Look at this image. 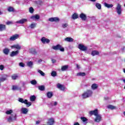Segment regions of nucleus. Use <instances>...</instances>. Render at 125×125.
<instances>
[{
  "instance_id": "obj_1",
  "label": "nucleus",
  "mask_w": 125,
  "mask_h": 125,
  "mask_svg": "<svg viewBox=\"0 0 125 125\" xmlns=\"http://www.w3.org/2000/svg\"><path fill=\"white\" fill-rule=\"evenodd\" d=\"M92 94H93V91L90 89H87L82 94V97L83 99H85V98L91 97V96H92Z\"/></svg>"
},
{
  "instance_id": "obj_2",
  "label": "nucleus",
  "mask_w": 125,
  "mask_h": 125,
  "mask_svg": "<svg viewBox=\"0 0 125 125\" xmlns=\"http://www.w3.org/2000/svg\"><path fill=\"white\" fill-rule=\"evenodd\" d=\"M52 49L54 50H60V51H62V52H63V51H65V49L64 47H62L61 45L60 44H57L56 46H53Z\"/></svg>"
},
{
  "instance_id": "obj_3",
  "label": "nucleus",
  "mask_w": 125,
  "mask_h": 125,
  "mask_svg": "<svg viewBox=\"0 0 125 125\" xmlns=\"http://www.w3.org/2000/svg\"><path fill=\"white\" fill-rule=\"evenodd\" d=\"M19 102H21V103H24V104H25L26 105V107H30V106L32 105V103L28 102L27 100H25L24 101V99L22 98H19Z\"/></svg>"
},
{
  "instance_id": "obj_4",
  "label": "nucleus",
  "mask_w": 125,
  "mask_h": 125,
  "mask_svg": "<svg viewBox=\"0 0 125 125\" xmlns=\"http://www.w3.org/2000/svg\"><path fill=\"white\" fill-rule=\"evenodd\" d=\"M13 121H16V114H12L8 118V122L9 123H12Z\"/></svg>"
},
{
  "instance_id": "obj_5",
  "label": "nucleus",
  "mask_w": 125,
  "mask_h": 125,
  "mask_svg": "<svg viewBox=\"0 0 125 125\" xmlns=\"http://www.w3.org/2000/svg\"><path fill=\"white\" fill-rule=\"evenodd\" d=\"M78 48L80 50H82V51H87V47L84 46V45L82 44H79L78 45Z\"/></svg>"
},
{
  "instance_id": "obj_6",
  "label": "nucleus",
  "mask_w": 125,
  "mask_h": 125,
  "mask_svg": "<svg viewBox=\"0 0 125 125\" xmlns=\"http://www.w3.org/2000/svg\"><path fill=\"white\" fill-rule=\"evenodd\" d=\"M116 10L119 15H121V14H122V6L121 5V4H120V3H118L117 4V7H116Z\"/></svg>"
},
{
  "instance_id": "obj_7",
  "label": "nucleus",
  "mask_w": 125,
  "mask_h": 125,
  "mask_svg": "<svg viewBox=\"0 0 125 125\" xmlns=\"http://www.w3.org/2000/svg\"><path fill=\"white\" fill-rule=\"evenodd\" d=\"M89 114L91 116H92L93 115L97 116L98 115V109H96L94 110H91L89 111Z\"/></svg>"
},
{
  "instance_id": "obj_8",
  "label": "nucleus",
  "mask_w": 125,
  "mask_h": 125,
  "mask_svg": "<svg viewBox=\"0 0 125 125\" xmlns=\"http://www.w3.org/2000/svg\"><path fill=\"white\" fill-rule=\"evenodd\" d=\"M48 20L50 22H59L60 21V19L58 17L50 18Z\"/></svg>"
},
{
  "instance_id": "obj_9",
  "label": "nucleus",
  "mask_w": 125,
  "mask_h": 125,
  "mask_svg": "<svg viewBox=\"0 0 125 125\" xmlns=\"http://www.w3.org/2000/svg\"><path fill=\"white\" fill-rule=\"evenodd\" d=\"M17 39H19V35L15 34L9 38V41H15V40H17Z\"/></svg>"
},
{
  "instance_id": "obj_10",
  "label": "nucleus",
  "mask_w": 125,
  "mask_h": 125,
  "mask_svg": "<svg viewBox=\"0 0 125 125\" xmlns=\"http://www.w3.org/2000/svg\"><path fill=\"white\" fill-rule=\"evenodd\" d=\"M57 88H59V89H60L61 90L64 91L65 90V85L60 84V83H58L57 84Z\"/></svg>"
},
{
  "instance_id": "obj_11",
  "label": "nucleus",
  "mask_w": 125,
  "mask_h": 125,
  "mask_svg": "<svg viewBox=\"0 0 125 125\" xmlns=\"http://www.w3.org/2000/svg\"><path fill=\"white\" fill-rule=\"evenodd\" d=\"M41 42H42V43H49L50 42V40L48 39H46L44 37H42L41 39Z\"/></svg>"
},
{
  "instance_id": "obj_12",
  "label": "nucleus",
  "mask_w": 125,
  "mask_h": 125,
  "mask_svg": "<svg viewBox=\"0 0 125 125\" xmlns=\"http://www.w3.org/2000/svg\"><path fill=\"white\" fill-rule=\"evenodd\" d=\"M102 119V117H101V116L100 115H96V118L95 119L94 122L96 123H100L101 122V120Z\"/></svg>"
},
{
  "instance_id": "obj_13",
  "label": "nucleus",
  "mask_w": 125,
  "mask_h": 125,
  "mask_svg": "<svg viewBox=\"0 0 125 125\" xmlns=\"http://www.w3.org/2000/svg\"><path fill=\"white\" fill-rule=\"evenodd\" d=\"M27 21H28L27 19H22L20 21H17L16 23L17 24H24V23H26Z\"/></svg>"
},
{
  "instance_id": "obj_14",
  "label": "nucleus",
  "mask_w": 125,
  "mask_h": 125,
  "mask_svg": "<svg viewBox=\"0 0 125 125\" xmlns=\"http://www.w3.org/2000/svg\"><path fill=\"white\" fill-rule=\"evenodd\" d=\"M18 54H19V51L17 50L15 51H13L12 52H11L10 55L11 57H14V56H17V55H18Z\"/></svg>"
},
{
  "instance_id": "obj_15",
  "label": "nucleus",
  "mask_w": 125,
  "mask_h": 125,
  "mask_svg": "<svg viewBox=\"0 0 125 125\" xmlns=\"http://www.w3.org/2000/svg\"><path fill=\"white\" fill-rule=\"evenodd\" d=\"M80 18H81V19H82V20H83V21H85V20H86L87 19V17H86V15H85V14L82 13L80 15Z\"/></svg>"
},
{
  "instance_id": "obj_16",
  "label": "nucleus",
  "mask_w": 125,
  "mask_h": 125,
  "mask_svg": "<svg viewBox=\"0 0 125 125\" xmlns=\"http://www.w3.org/2000/svg\"><path fill=\"white\" fill-rule=\"evenodd\" d=\"M6 30V25L3 24H0V32H3Z\"/></svg>"
},
{
  "instance_id": "obj_17",
  "label": "nucleus",
  "mask_w": 125,
  "mask_h": 125,
  "mask_svg": "<svg viewBox=\"0 0 125 125\" xmlns=\"http://www.w3.org/2000/svg\"><path fill=\"white\" fill-rule=\"evenodd\" d=\"M21 112L22 114H24V115H26L28 112L29 111V110H28V109L27 108H25V107H23L21 109Z\"/></svg>"
},
{
  "instance_id": "obj_18",
  "label": "nucleus",
  "mask_w": 125,
  "mask_h": 125,
  "mask_svg": "<svg viewBox=\"0 0 125 125\" xmlns=\"http://www.w3.org/2000/svg\"><path fill=\"white\" fill-rule=\"evenodd\" d=\"M47 125H54V119L53 118H50L48 119Z\"/></svg>"
},
{
  "instance_id": "obj_19",
  "label": "nucleus",
  "mask_w": 125,
  "mask_h": 125,
  "mask_svg": "<svg viewBox=\"0 0 125 125\" xmlns=\"http://www.w3.org/2000/svg\"><path fill=\"white\" fill-rule=\"evenodd\" d=\"M64 41L68 42H74V39L71 37H67L64 39Z\"/></svg>"
},
{
  "instance_id": "obj_20",
  "label": "nucleus",
  "mask_w": 125,
  "mask_h": 125,
  "mask_svg": "<svg viewBox=\"0 0 125 125\" xmlns=\"http://www.w3.org/2000/svg\"><path fill=\"white\" fill-rule=\"evenodd\" d=\"M100 53L97 50H93L91 52V55L93 56H95V55H99Z\"/></svg>"
},
{
  "instance_id": "obj_21",
  "label": "nucleus",
  "mask_w": 125,
  "mask_h": 125,
  "mask_svg": "<svg viewBox=\"0 0 125 125\" xmlns=\"http://www.w3.org/2000/svg\"><path fill=\"white\" fill-rule=\"evenodd\" d=\"M9 51V49L6 48L3 50V53H4V54H5V55H8Z\"/></svg>"
},
{
  "instance_id": "obj_22",
  "label": "nucleus",
  "mask_w": 125,
  "mask_h": 125,
  "mask_svg": "<svg viewBox=\"0 0 125 125\" xmlns=\"http://www.w3.org/2000/svg\"><path fill=\"white\" fill-rule=\"evenodd\" d=\"M104 5L105 7H107V8H112L114 6V5L113 4H108L107 3H104Z\"/></svg>"
},
{
  "instance_id": "obj_23",
  "label": "nucleus",
  "mask_w": 125,
  "mask_h": 125,
  "mask_svg": "<svg viewBox=\"0 0 125 125\" xmlns=\"http://www.w3.org/2000/svg\"><path fill=\"white\" fill-rule=\"evenodd\" d=\"M12 89L13 90H21V87L17 85H13Z\"/></svg>"
},
{
  "instance_id": "obj_24",
  "label": "nucleus",
  "mask_w": 125,
  "mask_h": 125,
  "mask_svg": "<svg viewBox=\"0 0 125 125\" xmlns=\"http://www.w3.org/2000/svg\"><path fill=\"white\" fill-rule=\"evenodd\" d=\"M72 18L73 20H76V19H78V18H79V15H78L77 13H74L72 16Z\"/></svg>"
},
{
  "instance_id": "obj_25",
  "label": "nucleus",
  "mask_w": 125,
  "mask_h": 125,
  "mask_svg": "<svg viewBox=\"0 0 125 125\" xmlns=\"http://www.w3.org/2000/svg\"><path fill=\"white\" fill-rule=\"evenodd\" d=\"M46 96L48 98H51L53 96V93L52 92H48L46 94Z\"/></svg>"
},
{
  "instance_id": "obj_26",
  "label": "nucleus",
  "mask_w": 125,
  "mask_h": 125,
  "mask_svg": "<svg viewBox=\"0 0 125 125\" xmlns=\"http://www.w3.org/2000/svg\"><path fill=\"white\" fill-rule=\"evenodd\" d=\"M91 88L93 89V90L97 89V88H98V85L96 83H93L91 85Z\"/></svg>"
},
{
  "instance_id": "obj_27",
  "label": "nucleus",
  "mask_w": 125,
  "mask_h": 125,
  "mask_svg": "<svg viewBox=\"0 0 125 125\" xmlns=\"http://www.w3.org/2000/svg\"><path fill=\"white\" fill-rule=\"evenodd\" d=\"M38 89L39 90H41V91H43L45 90V87L43 85H39L38 86Z\"/></svg>"
},
{
  "instance_id": "obj_28",
  "label": "nucleus",
  "mask_w": 125,
  "mask_h": 125,
  "mask_svg": "<svg viewBox=\"0 0 125 125\" xmlns=\"http://www.w3.org/2000/svg\"><path fill=\"white\" fill-rule=\"evenodd\" d=\"M7 10L9 12H15V9L13 7L10 6L8 7Z\"/></svg>"
},
{
  "instance_id": "obj_29",
  "label": "nucleus",
  "mask_w": 125,
  "mask_h": 125,
  "mask_svg": "<svg viewBox=\"0 0 125 125\" xmlns=\"http://www.w3.org/2000/svg\"><path fill=\"white\" fill-rule=\"evenodd\" d=\"M30 50V53H31L32 54H37V51H36V49H34L33 48H31L29 49Z\"/></svg>"
},
{
  "instance_id": "obj_30",
  "label": "nucleus",
  "mask_w": 125,
  "mask_h": 125,
  "mask_svg": "<svg viewBox=\"0 0 125 125\" xmlns=\"http://www.w3.org/2000/svg\"><path fill=\"white\" fill-rule=\"evenodd\" d=\"M31 19H33V20H34V19H36L37 20L40 19V15H35V16H33L31 17Z\"/></svg>"
},
{
  "instance_id": "obj_31",
  "label": "nucleus",
  "mask_w": 125,
  "mask_h": 125,
  "mask_svg": "<svg viewBox=\"0 0 125 125\" xmlns=\"http://www.w3.org/2000/svg\"><path fill=\"white\" fill-rule=\"evenodd\" d=\"M68 68H69V65H63L62 66L61 70L62 71H66V70H68Z\"/></svg>"
},
{
  "instance_id": "obj_32",
  "label": "nucleus",
  "mask_w": 125,
  "mask_h": 125,
  "mask_svg": "<svg viewBox=\"0 0 125 125\" xmlns=\"http://www.w3.org/2000/svg\"><path fill=\"white\" fill-rule=\"evenodd\" d=\"M85 75V72H79L77 74V76L78 77H84Z\"/></svg>"
},
{
  "instance_id": "obj_33",
  "label": "nucleus",
  "mask_w": 125,
  "mask_h": 125,
  "mask_svg": "<svg viewBox=\"0 0 125 125\" xmlns=\"http://www.w3.org/2000/svg\"><path fill=\"white\" fill-rule=\"evenodd\" d=\"M81 120H82V121L83 123H85V122H87V121H88V119H87V118H86L84 117H81Z\"/></svg>"
},
{
  "instance_id": "obj_34",
  "label": "nucleus",
  "mask_w": 125,
  "mask_h": 125,
  "mask_svg": "<svg viewBox=\"0 0 125 125\" xmlns=\"http://www.w3.org/2000/svg\"><path fill=\"white\" fill-rule=\"evenodd\" d=\"M27 65L28 67L32 68V67H33V62L32 61L28 62L27 63Z\"/></svg>"
},
{
  "instance_id": "obj_35",
  "label": "nucleus",
  "mask_w": 125,
  "mask_h": 125,
  "mask_svg": "<svg viewBox=\"0 0 125 125\" xmlns=\"http://www.w3.org/2000/svg\"><path fill=\"white\" fill-rule=\"evenodd\" d=\"M51 76H52V77H56V76H57V73L55 71H53L51 73Z\"/></svg>"
},
{
  "instance_id": "obj_36",
  "label": "nucleus",
  "mask_w": 125,
  "mask_h": 125,
  "mask_svg": "<svg viewBox=\"0 0 125 125\" xmlns=\"http://www.w3.org/2000/svg\"><path fill=\"white\" fill-rule=\"evenodd\" d=\"M36 26L37 23H33L30 24V27L31 28V29H34V28H36Z\"/></svg>"
},
{
  "instance_id": "obj_37",
  "label": "nucleus",
  "mask_w": 125,
  "mask_h": 125,
  "mask_svg": "<svg viewBox=\"0 0 125 125\" xmlns=\"http://www.w3.org/2000/svg\"><path fill=\"white\" fill-rule=\"evenodd\" d=\"M30 101H32V102L35 101L36 100V96L33 95L30 97Z\"/></svg>"
},
{
  "instance_id": "obj_38",
  "label": "nucleus",
  "mask_w": 125,
  "mask_h": 125,
  "mask_svg": "<svg viewBox=\"0 0 125 125\" xmlns=\"http://www.w3.org/2000/svg\"><path fill=\"white\" fill-rule=\"evenodd\" d=\"M38 73H39V74H41L42 77H44V76H45V74L41 70H38Z\"/></svg>"
},
{
  "instance_id": "obj_39",
  "label": "nucleus",
  "mask_w": 125,
  "mask_h": 125,
  "mask_svg": "<svg viewBox=\"0 0 125 125\" xmlns=\"http://www.w3.org/2000/svg\"><path fill=\"white\" fill-rule=\"evenodd\" d=\"M12 80H16L17 78H18V75L17 74H13V75L11 77Z\"/></svg>"
},
{
  "instance_id": "obj_40",
  "label": "nucleus",
  "mask_w": 125,
  "mask_h": 125,
  "mask_svg": "<svg viewBox=\"0 0 125 125\" xmlns=\"http://www.w3.org/2000/svg\"><path fill=\"white\" fill-rule=\"evenodd\" d=\"M107 108H108V109H110L111 110H114V109H116V106H114L112 105H108Z\"/></svg>"
},
{
  "instance_id": "obj_41",
  "label": "nucleus",
  "mask_w": 125,
  "mask_h": 125,
  "mask_svg": "<svg viewBox=\"0 0 125 125\" xmlns=\"http://www.w3.org/2000/svg\"><path fill=\"white\" fill-rule=\"evenodd\" d=\"M96 6L98 9H101V4L99 3H97L96 4Z\"/></svg>"
},
{
  "instance_id": "obj_42",
  "label": "nucleus",
  "mask_w": 125,
  "mask_h": 125,
  "mask_svg": "<svg viewBox=\"0 0 125 125\" xmlns=\"http://www.w3.org/2000/svg\"><path fill=\"white\" fill-rule=\"evenodd\" d=\"M30 83L31 84H33V85H35L37 84V81L33 80L30 81Z\"/></svg>"
},
{
  "instance_id": "obj_43",
  "label": "nucleus",
  "mask_w": 125,
  "mask_h": 125,
  "mask_svg": "<svg viewBox=\"0 0 125 125\" xmlns=\"http://www.w3.org/2000/svg\"><path fill=\"white\" fill-rule=\"evenodd\" d=\"M12 113H13V111L11 109H10V110H7L6 112V114L7 115H10V114H12Z\"/></svg>"
},
{
  "instance_id": "obj_44",
  "label": "nucleus",
  "mask_w": 125,
  "mask_h": 125,
  "mask_svg": "<svg viewBox=\"0 0 125 125\" xmlns=\"http://www.w3.org/2000/svg\"><path fill=\"white\" fill-rule=\"evenodd\" d=\"M34 8L32 7H30L29 8V12L30 13L33 14V13H34Z\"/></svg>"
},
{
  "instance_id": "obj_45",
  "label": "nucleus",
  "mask_w": 125,
  "mask_h": 125,
  "mask_svg": "<svg viewBox=\"0 0 125 125\" xmlns=\"http://www.w3.org/2000/svg\"><path fill=\"white\" fill-rule=\"evenodd\" d=\"M4 81H6V78H0V83H3Z\"/></svg>"
},
{
  "instance_id": "obj_46",
  "label": "nucleus",
  "mask_w": 125,
  "mask_h": 125,
  "mask_svg": "<svg viewBox=\"0 0 125 125\" xmlns=\"http://www.w3.org/2000/svg\"><path fill=\"white\" fill-rule=\"evenodd\" d=\"M16 48L17 49H18L19 50H20V49H21V46L20 45H19V44H16Z\"/></svg>"
},
{
  "instance_id": "obj_47",
  "label": "nucleus",
  "mask_w": 125,
  "mask_h": 125,
  "mask_svg": "<svg viewBox=\"0 0 125 125\" xmlns=\"http://www.w3.org/2000/svg\"><path fill=\"white\" fill-rule=\"evenodd\" d=\"M19 66H20V67H25V64H24L23 62H20Z\"/></svg>"
},
{
  "instance_id": "obj_48",
  "label": "nucleus",
  "mask_w": 125,
  "mask_h": 125,
  "mask_svg": "<svg viewBox=\"0 0 125 125\" xmlns=\"http://www.w3.org/2000/svg\"><path fill=\"white\" fill-rule=\"evenodd\" d=\"M6 25H12L13 24V22L8 21L6 22Z\"/></svg>"
},
{
  "instance_id": "obj_49",
  "label": "nucleus",
  "mask_w": 125,
  "mask_h": 125,
  "mask_svg": "<svg viewBox=\"0 0 125 125\" xmlns=\"http://www.w3.org/2000/svg\"><path fill=\"white\" fill-rule=\"evenodd\" d=\"M67 26H68V24L67 23H63L62 25V27L63 28H67Z\"/></svg>"
},
{
  "instance_id": "obj_50",
  "label": "nucleus",
  "mask_w": 125,
  "mask_h": 125,
  "mask_svg": "<svg viewBox=\"0 0 125 125\" xmlns=\"http://www.w3.org/2000/svg\"><path fill=\"white\" fill-rule=\"evenodd\" d=\"M3 69H4V66L2 64L0 65V70H1V71H3Z\"/></svg>"
},
{
  "instance_id": "obj_51",
  "label": "nucleus",
  "mask_w": 125,
  "mask_h": 125,
  "mask_svg": "<svg viewBox=\"0 0 125 125\" xmlns=\"http://www.w3.org/2000/svg\"><path fill=\"white\" fill-rule=\"evenodd\" d=\"M52 63H54L56 62V60L55 59H52Z\"/></svg>"
},
{
  "instance_id": "obj_52",
  "label": "nucleus",
  "mask_w": 125,
  "mask_h": 125,
  "mask_svg": "<svg viewBox=\"0 0 125 125\" xmlns=\"http://www.w3.org/2000/svg\"><path fill=\"white\" fill-rule=\"evenodd\" d=\"M40 123H41V121L40 120H38L37 121H36V125H40Z\"/></svg>"
},
{
  "instance_id": "obj_53",
  "label": "nucleus",
  "mask_w": 125,
  "mask_h": 125,
  "mask_svg": "<svg viewBox=\"0 0 125 125\" xmlns=\"http://www.w3.org/2000/svg\"><path fill=\"white\" fill-rule=\"evenodd\" d=\"M12 48H16V44L11 46Z\"/></svg>"
},
{
  "instance_id": "obj_54",
  "label": "nucleus",
  "mask_w": 125,
  "mask_h": 125,
  "mask_svg": "<svg viewBox=\"0 0 125 125\" xmlns=\"http://www.w3.org/2000/svg\"><path fill=\"white\" fill-rule=\"evenodd\" d=\"M58 104V103L57 102H55L54 103V106H56Z\"/></svg>"
},
{
  "instance_id": "obj_55",
  "label": "nucleus",
  "mask_w": 125,
  "mask_h": 125,
  "mask_svg": "<svg viewBox=\"0 0 125 125\" xmlns=\"http://www.w3.org/2000/svg\"><path fill=\"white\" fill-rule=\"evenodd\" d=\"M74 125H80V124L78 122H76L74 123Z\"/></svg>"
},
{
  "instance_id": "obj_56",
  "label": "nucleus",
  "mask_w": 125,
  "mask_h": 125,
  "mask_svg": "<svg viewBox=\"0 0 125 125\" xmlns=\"http://www.w3.org/2000/svg\"><path fill=\"white\" fill-rule=\"evenodd\" d=\"M77 67L78 68V69H80V65H78V64H76Z\"/></svg>"
},
{
  "instance_id": "obj_57",
  "label": "nucleus",
  "mask_w": 125,
  "mask_h": 125,
  "mask_svg": "<svg viewBox=\"0 0 125 125\" xmlns=\"http://www.w3.org/2000/svg\"><path fill=\"white\" fill-rule=\"evenodd\" d=\"M91 1H93V2H94L96 1V0H91Z\"/></svg>"
},
{
  "instance_id": "obj_58",
  "label": "nucleus",
  "mask_w": 125,
  "mask_h": 125,
  "mask_svg": "<svg viewBox=\"0 0 125 125\" xmlns=\"http://www.w3.org/2000/svg\"><path fill=\"white\" fill-rule=\"evenodd\" d=\"M42 59H40L39 60V62H42Z\"/></svg>"
},
{
  "instance_id": "obj_59",
  "label": "nucleus",
  "mask_w": 125,
  "mask_h": 125,
  "mask_svg": "<svg viewBox=\"0 0 125 125\" xmlns=\"http://www.w3.org/2000/svg\"><path fill=\"white\" fill-rule=\"evenodd\" d=\"M1 14H2V12L0 11V15H1Z\"/></svg>"
},
{
  "instance_id": "obj_60",
  "label": "nucleus",
  "mask_w": 125,
  "mask_h": 125,
  "mask_svg": "<svg viewBox=\"0 0 125 125\" xmlns=\"http://www.w3.org/2000/svg\"><path fill=\"white\" fill-rule=\"evenodd\" d=\"M123 82H124V83H125V79H123Z\"/></svg>"
},
{
  "instance_id": "obj_61",
  "label": "nucleus",
  "mask_w": 125,
  "mask_h": 125,
  "mask_svg": "<svg viewBox=\"0 0 125 125\" xmlns=\"http://www.w3.org/2000/svg\"><path fill=\"white\" fill-rule=\"evenodd\" d=\"M124 116L125 117V111L124 112Z\"/></svg>"
},
{
  "instance_id": "obj_62",
  "label": "nucleus",
  "mask_w": 125,
  "mask_h": 125,
  "mask_svg": "<svg viewBox=\"0 0 125 125\" xmlns=\"http://www.w3.org/2000/svg\"><path fill=\"white\" fill-rule=\"evenodd\" d=\"M124 72L125 73V69H124Z\"/></svg>"
},
{
  "instance_id": "obj_63",
  "label": "nucleus",
  "mask_w": 125,
  "mask_h": 125,
  "mask_svg": "<svg viewBox=\"0 0 125 125\" xmlns=\"http://www.w3.org/2000/svg\"><path fill=\"white\" fill-rule=\"evenodd\" d=\"M118 38H122V36H118Z\"/></svg>"
}]
</instances>
